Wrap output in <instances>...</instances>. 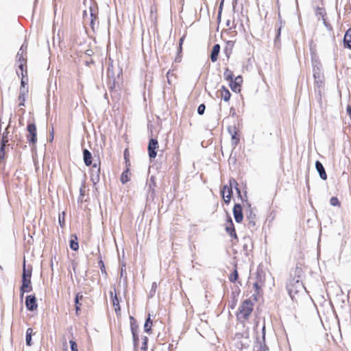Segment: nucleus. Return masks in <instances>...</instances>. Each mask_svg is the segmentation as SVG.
<instances>
[{"mask_svg": "<svg viewBox=\"0 0 351 351\" xmlns=\"http://www.w3.org/2000/svg\"><path fill=\"white\" fill-rule=\"evenodd\" d=\"M27 44L24 43L16 56V62L18 66L16 73L21 77V87L27 84Z\"/></svg>", "mask_w": 351, "mask_h": 351, "instance_id": "obj_1", "label": "nucleus"}, {"mask_svg": "<svg viewBox=\"0 0 351 351\" xmlns=\"http://www.w3.org/2000/svg\"><path fill=\"white\" fill-rule=\"evenodd\" d=\"M302 269L296 267L291 274L290 279L287 284V289L290 297L293 299L295 295L302 292L305 287L302 281Z\"/></svg>", "mask_w": 351, "mask_h": 351, "instance_id": "obj_2", "label": "nucleus"}, {"mask_svg": "<svg viewBox=\"0 0 351 351\" xmlns=\"http://www.w3.org/2000/svg\"><path fill=\"white\" fill-rule=\"evenodd\" d=\"M121 70L114 68L112 65L108 69V88H116L122 85V79L120 76Z\"/></svg>", "mask_w": 351, "mask_h": 351, "instance_id": "obj_3", "label": "nucleus"}, {"mask_svg": "<svg viewBox=\"0 0 351 351\" xmlns=\"http://www.w3.org/2000/svg\"><path fill=\"white\" fill-rule=\"evenodd\" d=\"M229 183H230V186L224 185L223 186L222 189L221 190V195H222V197H223L224 202L226 204L230 203L231 197L232 195V187H234L239 197H240L241 199H242L241 190L239 188V184H238L237 182L236 181V180L234 178H231L229 180Z\"/></svg>", "mask_w": 351, "mask_h": 351, "instance_id": "obj_4", "label": "nucleus"}, {"mask_svg": "<svg viewBox=\"0 0 351 351\" xmlns=\"http://www.w3.org/2000/svg\"><path fill=\"white\" fill-rule=\"evenodd\" d=\"M253 311V303L249 299L242 302L237 313V317L241 322L246 321Z\"/></svg>", "mask_w": 351, "mask_h": 351, "instance_id": "obj_5", "label": "nucleus"}, {"mask_svg": "<svg viewBox=\"0 0 351 351\" xmlns=\"http://www.w3.org/2000/svg\"><path fill=\"white\" fill-rule=\"evenodd\" d=\"M27 134L26 138L30 146L35 148L37 143V130L36 126L34 123H29L27 126Z\"/></svg>", "mask_w": 351, "mask_h": 351, "instance_id": "obj_6", "label": "nucleus"}, {"mask_svg": "<svg viewBox=\"0 0 351 351\" xmlns=\"http://www.w3.org/2000/svg\"><path fill=\"white\" fill-rule=\"evenodd\" d=\"M247 208L245 210V224L248 228L253 230L256 226V214L250 204L247 202Z\"/></svg>", "mask_w": 351, "mask_h": 351, "instance_id": "obj_7", "label": "nucleus"}, {"mask_svg": "<svg viewBox=\"0 0 351 351\" xmlns=\"http://www.w3.org/2000/svg\"><path fill=\"white\" fill-rule=\"evenodd\" d=\"M100 180V161L95 162L90 169V180L94 185L97 184Z\"/></svg>", "mask_w": 351, "mask_h": 351, "instance_id": "obj_8", "label": "nucleus"}, {"mask_svg": "<svg viewBox=\"0 0 351 351\" xmlns=\"http://www.w3.org/2000/svg\"><path fill=\"white\" fill-rule=\"evenodd\" d=\"M8 132L7 131V129L3 133L1 139V147H0V162H3L5 159V148L8 145V143L9 141L8 139Z\"/></svg>", "mask_w": 351, "mask_h": 351, "instance_id": "obj_9", "label": "nucleus"}, {"mask_svg": "<svg viewBox=\"0 0 351 351\" xmlns=\"http://www.w3.org/2000/svg\"><path fill=\"white\" fill-rule=\"evenodd\" d=\"M158 148V141L155 138H151L148 144V154L150 158H155L157 153L156 149Z\"/></svg>", "mask_w": 351, "mask_h": 351, "instance_id": "obj_10", "label": "nucleus"}, {"mask_svg": "<svg viewBox=\"0 0 351 351\" xmlns=\"http://www.w3.org/2000/svg\"><path fill=\"white\" fill-rule=\"evenodd\" d=\"M89 20H90V25L92 27V29H94L95 25V21L97 19L98 16V11H97V7L94 3H91V5L89 7Z\"/></svg>", "mask_w": 351, "mask_h": 351, "instance_id": "obj_11", "label": "nucleus"}, {"mask_svg": "<svg viewBox=\"0 0 351 351\" xmlns=\"http://www.w3.org/2000/svg\"><path fill=\"white\" fill-rule=\"evenodd\" d=\"M21 297L23 298L25 292H29L32 290L31 285V278H22V285L21 287Z\"/></svg>", "mask_w": 351, "mask_h": 351, "instance_id": "obj_12", "label": "nucleus"}, {"mask_svg": "<svg viewBox=\"0 0 351 351\" xmlns=\"http://www.w3.org/2000/svg\"><path fill=\"white\" fill-rule=\"evenodd\" d=\"M233 215L237 223H241L243 219V208L239 204H236L233 208Z\"/></svg>", "mask_w": 351, "mask_h": 351, "instance_id": "obj_13", "label": "nucleus"}, {"mask_svg": "<svg viewBox=\"0 0 351 351\" xmlns=\"http://www.w3.org/2000/svg\"><path fill=\"white\" fill-rule=\"evenodd\" d=\"M25 305L27 310L33 311L38 307L36 298L33 295H29L26 297Z\"/></svg>", "mask_w": 351, "mask_h": 351, "instance_id": "obj_14", "label": "nucleus"}, {"mask_svg": "<svg viewBox=\"0 0 351 351\" xmlns=\"http://www.w3.org/2000/svg\"><path fill=\"white\" fill-rule=\"evenodd\" d=\"M313 77L315 79V82L316 84V86L319 88L323 85V81H324V76L320 73V71L318 70V69L316 70L315 68L313 69Z\"/></svg>", "mask_w": 351, "mask_h": 351, "instance_id": "obj_15", "label": "nucleus"}, {"mask_svg": "<svg viewBox=\"0 0 351 351\" xmlns=\"http://www.w3.org/2000/svg\"><path fill=\"white\" fill-rule=\"evenodd\" d=\"M315 168L317 171L318 172L320 178L323 180H326L327 179V174L326 173L325 169L322 164V162L319 160L315 162Z\"/></svg>", "mask_w": 351, "mask_h": 351, "instance_id": "obj_16", "label": "nucleus"}, {"mask_svg": "<svg viewBox=\"0 0 351 351\" xmlns=\"http://www.w3.org/2000/svg\"><path fill=\"white\" fill-rule=\"evenodd\" d=\"M83 159L86 166L92 165V154L87 149L83 150Z\"/></svg>", "mask_w": 351, "mask_h": 351, "instance_id": "obj_17", "label": "nucleus"}, {"mask_svg": "<svg viewBox=\"0 0 351 351\" xmlns=\"http://www.w3.org/2000/svg\"><path fill=\"white\" fill-rule=\"evenodd\" d=\"M156 186V182L154 180V177L151 176L149 179V182L148 183V189H147V193L148 196H150L151 197H154V188Z\"/></svg>", "mask_w": 351, "mask_h": 351, "instance_id": "obj_18", "label": "nucleus"}, {"mask_svg": "<svg viewBox=\"0 0 351 351\" xmlns=\"http://www.w3.org/2000/svg\"><path fill=\"white\" fill-rule=\"evenodd\" d=\"M219 51H220V45L219 44L215 45L213 47L211 54H210V60L213 62H215L217 60Z\"/></svg>", "mask_w": 351, "mask_h": 351, "instance_id": "obj_19", "label": "nucleus"}, {"mask_svg": "<svg viewBox=\"0 0 351 351\" xmlns=\"http://www.w3.org/2000/svg\"><path fill=\"white\" fill-rule=\"evenodd\" d=\"M228 222V224L226 227V232L231 237H234V238H237V234H236L235 229H234V224L232 223V221L231 218H229Z\"/></svg>", "mask_w": 351, "mask_h": 351, "instance_id": "obj_20", "label": "nucleus"}, {"mask_svg": "<svg viewBox=\"0 0 351 351\" xmlns=\"http://www.w3.org/2000/svg\"><path fill=\"white\" fill-rule=\"evenodd\" d=\"M28 94V89H21V92L19 96V100L20 101V103L19 104V106H25V101L26 99V97H27Z\"/></svg>", "mask_w": 351, "mask_h": 351, "instance_id": "obj_21", "label": "nucleus"}, {"mask_svg": "<svg viewBox=\"0 0 351 351\" xmlns=\"http://www.w3.org/2000/svg\"><path fill=\"white\" fill-rule=\"evenodd\" d=\"M344 45L351 49V28L348 29L346 32L343 38Z\"/></svg>", "mask_w": 351, "mask_h": 351, "instance_id": "obj_22", "label": "nucleus"}, {"mask_svg": "<svg viewBox=\"0 0 351 351\" xmlns=\"http://www.w3.org/2000/svg\"><path fill=\"white\" fill-rule=\"evenodd\" d=\"M33 335V329L31 328H27L26 331L25 341L28 346H32V337Z\"/></svg>", "mask_w": 351, "mask_h": 351, "instance_id": "obj_23", "label": "nucleus"}, {"mask_svg": "<svg viewBox=\"0 0 351 351\" xmlns=\"http://www.w3.org/2000/svg\"><path fill=\"white\" fill-rule=\"evenodd\" d=\"M219 93H220V96L221 97V98L225 101H229L230 98V96H231V94L229 92V90L228 89H221L219 90Z\"/></svg>", "mask_w": 351, "mask_h": 351, "instance_id": "obj_24", "label": "nucleus"}, {"mask_svg": "<svg viewBox=\"0 0 351 351\" xmlns=\"http://www.w3.org/2000/svg\"><path fill=\"white\" fill-rule=\"evenodd\" d=\"M72 237H73L74 239H71L69 246L71 249H72L74 251H76L79 248L78 242L77 241V237L76 235H72Z\"/></svg>", "mask_w": 351, "mask_h": 351, "instance_id": "obj_25", "label": "nucleus"}, {"mask_svg": "<svg viewBox=\"0 0 351 351\" xmlns=\"http://www.w3.org/2000/svg\"><path fill=\"white\" fill-rule=\"evenodd\" d=\"M225 78L230 82V86L232 88V82H233V75L231 71L226 69L224 72Z\"/></svg>", "mask_w": 351, "mask_h": 351, "instance_id": "obj_26", "label": "nucleus"}, {"mask_svg": "<svg viewBox=\"0 0 351 351\" xmlns=\"http://www.w3.org/2000/svg\"><path fill=\"white\" fill-rule=\"evenodd\" d=\"M32 276V267H30L29 269H27L25 266V262L24 261L23 263V274L22 278H31Z\"/></svg>", "mask_w": 351, "mask_h": 351, "instance_id": "obj_27", "label": "nucleus"}, {"mask_svg": "<svg viewBox=\"0 0 351 351\" xmlns=\"http://www.w3.org/2000/svg\"><path fill=\"white\" fill-rule=\"evenodd\" d=\"M152 322L150 318V315H149L147 319L145 321L144 324V330L146 332H149L152 330Z\"/></svg>", "mask_w": 351, "mask_h": 351, "instance_id": "obj_28", "label": "nucleus"}, {"mask_svg": "<svg viewBox=\"0 0 351 351\" xmlns=\"http://www.w3.org/2000/svg\"><path fill=\"white\" fill-rule=\"evenodd\" d=\"M243 82V78L241 75H238L233 80L232 84H234V88H237L238 86H241Z\"/></svg>", "mask_w": 351, "mask_h": 351, "instance_id": "obj_29", "label": "nucleus"}, {"mask_svg": "<svg viewBox=\"0 0 351 351\" xmlns=\"http://www.w3.org/2000/svg\"><path fill=\"white\" fill-rule=\"evenodd\" d=\"M239 143V138L237 136V131H234L233 134H232V145L234 147H236Z\"/></svg>", "mask_w": 351, "mask_h": 351, "instance_id": "obj_30", "label": "nucleus"}, {"mask_svg": "<svg viewBox=\"0 0 351 351\" xmlns=\"http://www.w3.org/2000/svg\"><path fill=\"white\" fill-rule=\"evenodd\" d=\"M112 304H113V306H114L116 313H117L118 311H120L121 308H120V306H119V301L117 295H115L114 298H112Z\"/></svg>", "mask_w": 351, "mask_h": 351, "instance_id": "obj_31", "label": "nucleus"}, {"mask_svg": "<svg viewBox=\"0 0 351 351\" xmlns=\"http://www.w3.org/2000/svg\"><path fill=\"white\" fill-rule=\"evenodd\" d=\"M128 173V170H126L124 172H123L121 176V181L123 184H125L127 182L129 181Z\"/></svg>", "mask_w": 351, "mask_h": 351, "instance_id": "obj_32", "label": "nucleus"}, {"mask_svg": "<svg viewBox=\"0 0 351 351\" xmlns=\"http://www.w3.org/2000/svg\"><path fill=\"white\" fill-rule=\"evenodd\" d=\"M98 264L100 267L101 272L102 273V274H104L105 276V277H106L108 274L106 271L104 263L103 262V261L101 259H100L98 262Z\"/></svg>", "mask_w": 351, "mask_h": 351, "instance_id": "obj_33", "label": "nucleus"}, {"mask_svg": "<svg viewBox=\"0 0 351 351\" xmlns=\"http://www.w3.org/2000/svg\"><path fill=\"white\" fill-rule=\"evenodd\" d=\"M130 319H131V324H130L131 331H132V334H133V332H136L138 326L136 324L135 321L132 317H130Z\"/></svg>", "mask_w": 351, "mask_h": 351, "instance_id": "obj_34", "label": "nucleus"}, {"mask_svg": "<svg viewBox=\"0 0 351 351\" xmlns=\"http://www.w3.org/2000/svg\"><path fill=\"white\" fill-rule=\"evenodd\" d=\"M238 279V272L237 269H234L233 273L230 276L229 280L232 282H235Z\"/></svg>", "mask_w": 351, "mask_h": 351, "instance_id": "obj_35", "label": "nucleus"}, {"mask_svg": "<svg viewBox=\"0 0 351 351\" xmlns=\"http://www.w3.org/2000/svg\"><path fill=\"white\" fill-rule=\"evenodd\" d=\"M133 337V344H134V348L136 350L138 343V336L137 332H133L132 334Z\"/></svg>", "mask_w": 351, "mask_h": 351, "instance_id": "obj_36", "label": "nucleus"}, {"mask_svg": "<svg viewBox=\"0 0 351 351\" xmlns=\"http://www.w3.org/2000/svg\"><path fill=\"white\" fill-rule=\"evenodd\" d=\"M142 339H143V342H142L141 350L143 351H147L148 338L146 336H144L142 338Z\"/></svg>", "mask_w": 351, "mask_h": 351, "instance_id": "obj_37", "label": "nucleus"}, {"mask_svg": "<svg viewBox=\"0 0 351 351\" xmlns=\"http://www.w3.org/2000/svg\"><path fill=\"white\" fill-rule=\"evenodd\" d=\"M330 203L333 206H340V202H339L338 198L336 197H331L330 200Z\"/></svg>", "mask_w": 351, "mask_h": 351, "instance_id": "obj_38", "label": "nucleus"}, {"mask_svg": "<svg viewBox=\"0 0 351 351\" xmlns=\"http://www.w3.org/2000/svg\"><path fill=\"white\" fill-rule=\"evenodd\" d=\"M206 106L204 104H200L197 108V113L202 115L205 112Z\"/></svg>", "mask_w": 351, "mask_h": 351, "instance_id": "obj_39", "label": "nucleus"}, {"mask_svg": "<svg viewBox=\"0 0 351 351\" xmlns=\"http://www.w3.org/2000/svg\"><path fill=\"white\" fill-rule=\"evenodd\" d=\"M69 343H70V346H71V351H78L77 350V345L76 343V342L73 340H70L69 341Z\"/></svg>", "mask_w": 351, "mask_h": 351, "instance_id": "obj_40", "label": "nucleus"}, {"mask_svg": "<svg viewBox=\"0 0 351 351\" xmlns=\"http://www.w3.org/2000/svg\"><path fill=\"white\" fill-rule=\"evenodd\" d=\"M83 298V295L82 293H77L75 295V303H77L78 304V302H80V300H82Z\"/></svg>", "mask_w": 351, "mask_h": 351, "instance_id": "obj_41", "label": "nucleus"}, {"mask_svg": "<svg viewBox=\"0 0 351 351\" xmlns=\"http://www.w3.org/2000/svg\"><path fill=\"white\" fill-rule=\"evenodd\" d=\"M83 19H84V21L89 20L88 12L87 10H84V12H83Z\"/></svg>", "mask_w": 351, "mask_h": 351, "instance_id": "obj_42", "label": "nucleus"}, {"mask_svg": "<svg viewBox=\"0 0 351 351\" xmlns=\"http://www.w3.org/2000/svg\"><path fill=\"white\" fill-rule=\"evenodd\" d=\"M75 311H76V313L78 314L79 313V311H80V307L82 306V303H80V302H78V304L77 303H75Z\"/></svg>", "mask_w": 351, "mask_h": 351, "instance_id": "obj_43", "label": "nucleus"}, {"mask_svg": "<svg viewBox=\"0 0 351 351\" xmlns=\"http://www.w3.org/2000/svg\"><path fill=\"white\" fill-rule=\"evenodd\" d=\"M156 287H157V284H156V282H153V283H152V291H151V292H152V291L155 292Z\"/></svg>", "mask_w": 351, "mask_h": 351, "instance_id": "obj_44", "label": "nucleus"}, {"mask_svg": "<svg viewBox=\"0 0 351 351\" xmlns=\"http://www.w3.org/2000/svg\"><path fill=\"white\" fill-rule=\"evenodd\" d=\"M347 113L351 117V106H348L346 108Z\"/></svg>", "mask_w": 351, "mask_h": 351, "instance_id": "obj_45", "label": "nucleus"}, {"mask_svg": "<svg viewBox=\"0 0 351 351\" xmlns=\"http://www.w3.org/2000/svg\"><path fill=\"white\" fill-rule=\"evenodd\" d=\"M93 53V51H92L91 49H87V50L86 51V54L87 56H91Z\"/></svg>", "mask_w": 351, "mask_h": 351, "instance_id": "obj_46", "label": "nucleus"}, {"mask_svg": "<svg viewBox=\"0 0 351 351\" xmlns=\"http://www.w3.org/2000/svg\"><path fill=\"white\" fill-rule=\"evenodd\" d=\"M265 326H263V328H262V331H263V341H265Z\"/></svg>", "mask_w": 351, "mask_h": 351, "instance_id": "obj_47", "label": "nucleus"}, {"mask_svg": "<svg viewBox=\"0 0 351 351\" xmlns=\"http://www.w3.org/2000/svg\"><path fill=\"white\" fill-rule=\"evenodd\" d=\"M84 186H82L80 188V195L81 196L84 195Z\"/></svg>", "mask_w": 351, "mask_h": 351, "instance_id": "obj_48", "label": "nucleus"}, {"mask_svg": "<svg viewBox=\"0 0 351 351\" xmlns=\"http://www.w3.org/2000/svg\"><path fill=\"white\" fill-rule=\"evenodd\" d=\"M280 30H281V27H279L278 29V34H277V36H276L277 38L280 36Z\"/></svg>", "mask_w": 351, "mask_h": 351, "instance_id": "obj_49", "label": "nucleus"}, {"mask_svg": "<svg viewBox=\"0 0 351 351\" xmlns=\"http://www.w3.org/2000/svg\"><path fill=\"white\" fill-rule=\"evenodd\" d=\"M233 91L236 92V93H240L241 91V89L240 88H238V89H232Z\"/></svg>", "mask_w": 351, "mask_h": 351, "instance_id": "obj_50", "label": "nucleus"}, {"mask_svg": "<svg viewBox=\"0 0 351 351\" xmlns=\"http://www.w3.org/2000/svg\"><path fill=\"white\" fill-rule=\"evenodd\" d=\"M173 346L172 344H169V350H171L173 349Z\"/></svg>", "mask_w": 351, "mask_h": 351, "instance_id": "obj_51", "label": "nucleus"}, {"mask_svg": "<svg viewBox=\"0 0 351 351\" xmlns=\"http://www.w3.org/2000/svg\"><path fill=\"white\" fill-rule=\"evenodd\" d=\"M124 274V272H123V269L121 268V276L122 277Z\"/></svg>", "mask_w": 351, "mask_h": 351, "instance_id": "obj_52", "label": "nucleus"}, {"mask_svg": "<svg viewBox=\"0 0 351 351\" xmlns=\"http://www.w3.org/2000/svg\"><path fill=\"white\" fill-rule=\"evenodd\" d=\"M59 222H60V226H62V221H61L60 219H59Z\"/></svg>", "mask_w": 351, "mask_h": 351, "instance_id": "obj_53", "label": "nucleus"}, {"mask_svg": "<svg viewBox=\"0 0 351 351\" xmlns=\"http://www.w3.org/2000/svg\"><path fill=\"white\" fill-rule=\"evenodd\" d=\"M59 222H60V226H62V221H61L60 219H59Z\"/></svg>", "mask_w": 351, "mask_h": 351, "instance_id": "obj_54", "label": "nucleus"}, {"mask_svg": "<svg viewBox=\"0 0 351 351\" xmlns=\"http://www.w3.org/2000/svg\"><path fill=\"white\" fill-rule=\"evenodd\" d=\"M254 287H256V288L258 287V284L257 283H255L254 284Z\"/></svg>", "mask_w": 351, "mask_h": 351, "instance_id": "obj_55", "label": "nucleus"}, {"mask_svg": "<svg viewBox=\"0 0 351 351\" xmlns=\"http://www.w3.org/2000/svg\"><path fill=\"white\" fill-rule=\"evenodd\" d=\"M229 25H230V22H229V21H228V22H227V25H228V26H229Z\"/></svg>", "mask_w": 351, "mask_h": 351, "instance_id": "obj_56", "label": "nucleus"}, {"mask_svg": "<svg viewBox=\"0 0 351 351\" xmlns=\"http://www.w3.org/2000/svg\"><path fill=\"white\" fill-rule=\"evenodd\" d=\"M226 195H228V190H226Z\"/></svg>", "mask_w": 351, "mask_h": 351, "instance_id": "obj_57", "label": "nucleus"}, {"mask_svg": "<svg viewBox=\"0 0 351 351\" xmlns=\"http://www.w3.org/2000/svg\"><path fill=\"white\" fill-rule=\"evenodd\" d=\"M126 151H127V150H125V151H124V155H125V156Z\"/></svg>", "mask_w": 351, "mask_h": 351, "instance_id": "obj_58", "label": "nucleus"}]
</instances>
